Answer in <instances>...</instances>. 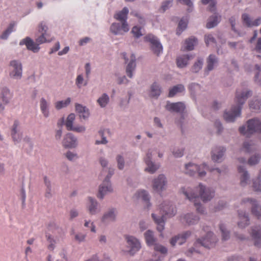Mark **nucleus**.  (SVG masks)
Wrapping results in <instances>:
<instances>
[{
    "label": "nucleus",
    "mask_w": 261,
    "mask_h": 261,
    "mask_svg": "<svg viewBox=\"0 0 261 261\" xmlns=\"http://www.w3.org/2000/svg\"><path fill=\"white\" fill-rule=\"evenodd\" d=\"M44 180L45 184L47 187V190L46 191L45 196L47 197H48L50 196V181L49 180H48L46 177H44Z\"/></svg>",
    "instance_id": "58"
},
{
    "label": "nucleus",
    "mask_w": 261,
    "mask_h": 261,
    "mask_svg": "<svg viewBox=\"0 0 261 261\" xmlns=\"http://www.w3.org/2000/svg\"><path fill=\"white\" fill-rule=\"evenodd\" d=\"M135 60H136L135 56L133 54H132L130 55V61L129 63L128 64L126 69L127 75L130 78L132 77V72L135 70L136 67Z\"/></svg>",
    "instance_id": "25"
},
{
    "label": "nucleus",
    "mask_w": 261,
    "mask_h": 261,
    "mask_svg": "<svg viewBox=\"0 0 261 261\" xmlns=\"http://www.w3.org/2000/svg\"><path fill=\"white\" fill-rule=\"evenodd\" d=\"M247 129L244 126L240 127V133L248 136L254 133L261 134V120L258 118H253L249 120L247 122Z\"/></svg>",
    "instance_id": "7"
},
{
    "label": "nucleus",
    "mask_w": 261,
    "mask_h": 261,
    "mask_svg": "<svg viewBox=\"0 0 261 261\" xmlns=\"http://www.w3.org/2000/svg\"><path fill=\"white\" fill-rule=\"evenodd\" d=\"M134 198L136 200L141 199L147 204V207H149L150 204L149 202V197L147 192L145 190L138 191L134 196Z\"/></svg>",
    "instance_id": "23"
},
{
    "label": "nucleus",
    "mask_w": 261,
    "mask_h": 261,
    "mask_svg": "<svg viewBox=\"0 0 261 261\" xmlns=\"http://www.w3.org/2000/svg\"><path fill=\"white\" fill-rule=\"evenodd\" d=\"M40 109L44 116L47 117L49 116L48 103L47 101L42 98L40 100Z\"/></svg>",
    "instance_id": "32"
},
{
    "label": "nucleus",
    "mask_w": 261,
    "mask_h": 261,
    "mask_svg": "<svg viewBox=\"0 0 261 261\" xmlns=\"http://www.w3.org/2000/svg\"><path fill=\"white\" fill-rule=\"evenodd\" d=\"M70 98H68L65 100L63 101H59L56 103L55 104V107L57 109L60 110L64 107H66L67 105H68L70 102Z\"/></svg>",
    "instance_id": "44"
},
{
    "label": "nucleus",
    "mask_w": 261,
    "mask_h": 261,
    "mask_svg": "<svg viewBox=\"0 0 261 261\" xmlns=\"http://www.w3.org/2000/svg\"><path fill=\"white\" fill-rule=\"evenodd\" d=\"M75 109L76 112L80 114V118L85 119L88 117L89 113L86 107H83L81 105L76 104Z\"/></svg>",
    "instance_id": "29"
},
{
    "label": "nucleus",
    "mask_w": 261,
    "mask_h": 261,
    "mask_svg": "<svg viewBox=\"0 0 261 261\" xmlns=\"http://www.w3.org/2000/svg\"><path fill=\"white\" fill-rule=\"evenodd\" d=\"M196 191H199V194L192 192L191 189L188 188L181 189L182 193L186 196L187 198L191 202L194 203L196 207L197 211L199 213H203V207L199 203V197L203 202L210 201L214 196V191L210 188H206L201 184H199L198 187L196 188Z\"/></svg>",
    "instance_id": "1"
},
{
    "label": "nucleus",
    "mask_w": 261,
    "mask_h": 261,
    "mask_svg": "<svg viewBox=\"0 0 261 261\" xmlns=\"http://www.w3.org/2000/svg\"><path fill=\"white\" fill-rule=\"evenodd\" d=\"M99 134L100 136L102 137V140L101 141H96L95 143L96 144H106L107 143V141L105 137H103V131L100 130L99 132Z\"/></svg>",
    "instance_id": "61"
},
{
    "label": "nucleus",
    "mask_w": 261,
    "mask_h": 261,
    "mask_svg": "<svg viewBox=\"0 0 261 261\" xmlns=\"http://www.w3.org/2000/svg\"><path fill=\"white\" fill-rule=\"evenodd\" d=\"M14 26V23H10L8 28L1 36V38L3 39H7L9 34L13 31Z\"/></svg>",
    "instance_id": "45"
},
{
    "label": "nucleus",
    "mask_w": 261,
    "mask_h": 261,
    "mask_svg": "<svg viewBox=\"0 0 261 261\" xmlns=\"http://www.w3.org/2000/svg\"><path fill=\"white\" fill-rule=\"evenodd\" d=\"M184 219L189 224H193L198 221L199 218L192 214H189L184 217Z\"/></svg>",
    "instance_id": "39"
},
{
    "label": "nucleus",
    "mask_w": 261,
    "mask_h": 261,
    "mask_svg": "<svg viewBox=\"0 0 261 261\" xmlns=\"http://www.w3.org/2000/svg\"><path fill=\"white\" fill-rule=\"evenodd\" d=\"M191 57L192 56H189L188 55L178 57L176 59V64L177 66L179 68L185 67L188 64V61Z\"/></svg>",
    "instance_id": "26"
},
{
    "label": "nucleus",
    "mask_w": 261,
    "mask_h": 261,
    "mask_svg": "<svg viewBox=\"0 0 261 261\" xmlns=\"http://www.w3.org/2000/svg\"><path fill=\"white\" fill-rule=\"evenodd\" d=\"M19 123L17 121L15 120L11 128V136L15 142H18L20 140L21 135L19 133L18 129Z\"/></svg>",
    "instance_id": "24"
},
{
    "label": "nucleus",
    "mask_w": 261,
    "mask_h": 261,
    "mask_svg": "<svg viewBox=\"0 0 261 261\" xmlns=\"http://www.w3.org/2000/svg\"><path fill=\"white\" fill-rule=\"evenodd\" d=\"M116 160L117 162L118 168L120 170L123 169L124 165V161L123 157L120 155H118L116 158Z\"/></svg>",
    "instance_id": "53"
},
{
    "label": "nucleus",
    "mask_w": 261,
    "mask_h": 261,
    "mask_svg": "<svg viewBox=\"0 0 261 261\" xmlns=\"http://www.w3.org/2000/svg\"><path fill=\"white\" fill-rule=\"evenodd\" d=\"M126 239L127 240L128 245L130 248L129 253L130 255H134L136 252L140 249V243L136 238L132 236H127Z\"/></svg>",
    "instance_id": "14"
},
{
    "label": "nucleus",
    "mask_w": 261,
    "mask_h": 261,
    "mask_svg": "<svg viewBox=\"0 0 261 261\" xmlns=\"http://www.w3.org/2000/svg\"><path fill=\"white\" fill-rule=\"evenodd\" d=\"M242 202L244 203L248 202L252 206V214L255 216H256L258 219L261 220V208L256 203V201L255 200L250 199H247L246 200H244Z\"/></svg>",
    "instance_id": "16"
},
{
    "label": "nucleus",
    "mask_w": 261,
    "mask_h": 261,
    "mask_svg": "<svg viewBox=\"0 0 261 261\" xmlns=\"http://www.w3.org/2000/svg\"><path fill=\"white\" fill-rule=\"evenodd\" d=\"M173 0H167L163 2L160 9L162 12H164L172 5Z\"/></svg>",
    "instance_id": "50"
},
{
    "label": "nucleus",
    "mask_w": 261,
    "mask_h": 261,
    "mask_svg": "<svg viewBox=\"0 0 261 261\" xmlns=\"http://www.w3.org/2000/svg\"><path fill=\"white\" fill-rule=\"evenodd\" d=\"M115 210L112 209L107 213H106L102 218V221L104 223H108L115 220Z\"/></svg>",
    "instance_id": "31"
},
{
    "label": "nucleus",
    "mask_w": 261,
    "mask_h": 261,
    "mask_svg": "<svg viewBox=\"0 0 261 261\" xmlns=\"http://www.w3.org/2000/svg\"><path fill=\"white\" fill-rule=\"evenodd\" d=\"M238 171L239 173H242V174L241 176L240 184L242 186H245L247 183V181L249 179V175L248 172L245 171L243 167L239 166L238 167Z\"/></svg>",
    "instance_id": "28"
},
{
    "label": "nucleus",
    "mask_w": 261,
    "mask_h": 261,
    "mask_svg": "<svg viewBox=\"0 0 261 261\" xmlns=\"http://www.w3.org/2000/svg\"><path fill=\"white\" fill-rule=\"evenodd\" d=\"M47 30L48 27L46 23L44 21L41 22L38 26V34L36 35V42H34L30 38L27 37L20 42V44H25L29 50L34 53L38 52L40 49L39 46L40 44L49 42L53 40Z\"/></svg>",
    "instance_id": "2"
},
{
    "label": "nucleus",
    "mask_w": 261,
    "mask_h": 261,
    "mask_svg": "<svg viewBox=\"0 0 261 261\" xmlns=\"http://www.w3.org/2000/svg\"><path fill=\"white\" fill-rule=\"evenodd\" d=\"M260 159V156L259 155H254L251 157L248 160V164L250 165H254L256 164Z\"/></svg>",
    "instance_id": "55"
},
{
    "label": "nucleus",
    "mask_w": 261,
    "mask_h": 261,
    "mask_svg": "<svg viewBox=\"0 0 261 261\" xmlns=\"http://www.w3.org/2000/svg\"><path fill=\"white\" fill-rule=\"evenodd\" d=\"M114 173V170L109 169L108 174L103 181V183L100 186L99 192L97 197L99 198H103L105 195L109 192L112 191V188L110 183V179Z\"/></svg>",
    "instance_id": "8"
},
{
    "label": "nucleus",
    "mask_w": 261,
    "mask_h": 261,
    "mask_svg": "<svg viewBox=\"0 0 261 261\" xmlns=\"http://www.w3.org/2000/svg\"><path fill=\"white\" fill-rule=\"evenodd\" d=\"M89 205L88 206V210L90 214H95L96 212L97 202L96 200L91 197L89 198Z\"/></svg>",
    "instance_id": "38"
},
{
    "label": "nucleus",
    "mask_w": 261,
    "mask_h": 261,
    "mask_svg": "<svg viewBox=\"0 0 261 261\" xmlns=\"http://www.w3.org/2000/svg\"><path fill=\"white\" fill-rule=\"evenodd\" d=\"M71 130L77 133H82L85 132V127L83 126H74Z\"/></svg>",
    "instance_id": "64"
},
{
    "label": "nucleus",
    "mask_w": 261,
    "mask_h": 261,
    "mask_svg": "<svg viewBox=\"0 0 261 261\" xmlns=\"http://www.w3.org/2000/svg\"><path fill=\"white\" fill-rule=\"evenodd\" d=\"M243 148L246 152H249L254 149V145L252 142H245L244 144Z\"/></svg>",
    "instance_id": "52"
},
{
    "label": "nucleus",
    "mask_w": 261,
    "mask_h": 261,
    "mask_svg": "<svg viewBox=\"0 0 261 261\" xmlns=\"http://www.w3.org/2000/svg\"><path fill=\"white\" fill-rule=\"evenodd\" d=\"M84 79L82 75H79L77 76L76 80V84L77 86L80 88L81 87V85L83 83Z\"/></svg>",
    "instance_id": "63"
},
{
    "label": "nucleus",
    "mask_w": 261,
    "mask_h": 261,
    "mask_svg": "<svg viewBox=\"0 0 261 261\" xmlns=\"http://www.w3.org/2000/svg\"><path fill=\"white\" fill-rule=\"evenodd\" d=\"M144 38L146 41L150 43L151 48L155 54L159 56L162 52V45L155 36L151 34H148Z\"/></svg>",
    "instance_id": "13"
},
{
    "label": "nucleus",
    "mask_w": 261,
    "mask_h": 261,
    "mask_svg": "<svg viewBox=\"0 0 261 261\" xmlns=\"http://www.w3.org/2000/svg\"><path fill=\"white\" fill-rule=\"evenodd\" d=\"M237 18L234 16H232L229 19V23L231 24L232 30L237 33L239 35L240 34L238 33L237 30L235 28L236 22Z\"/></svg>",
    "instance_id": "56"
},
{
    "label": "nucleus",
    "mask_w": 261,
    "mask_h": 261,
    "mask_svg": "<svg viewBox=\"0 0 261 261\" xmlns=\"http://www.w3.org/2000/svg\"><path fill=\"white\" fill-rule=\"evenodd\" d=\"M204 40L207 46L216 43L215 39L211 34L205 35Z\"/></svg>",
    "instance_id": "48"
},
{
    "label": "nucleus",
    "mask_w": 261,
    "mask_h": 261,
    "mask_svg": "<svg viewBox=\"0 0 261 261\" xmlns=\"http://www.w3.org/2000/svg\"><path fill=\"white\" fill-rule=\"evenodd\" d=\"M249 107L252 111L257 112L261 110V102L258 100H255L254 101L252 100L249 103Z\"/></svg>",
    "instance_id": "42"
},
{
    "label": "nucleus",
    "mask_w": 261,
    "mask_h": 261,
    "mask_svg": "<svg viewBox=\"0 0 261 261\" xmlns=\"http://www.w3.org/2000/svg\"><path fill=\"white\" fill-rule=\"evenodd\" d=\"M243 21L248 27L258 26L261 23V18L258 17L252 21L249 15L247 14H243L242 16Z\"/></svg>",
    "instance_id": "21"
},
{
    "label": "nucleus",
    "mask_w": 261,
    "mask_h": 261,
    "mask_svg": "<svg viewBox=\"0 0 261 261\" xmlns=\"http://www.w3.org/2000/svg\"><path fill=\"white\" fill-rule=\"evenodd\" d=\"M144 235L146 242L148 246H152L154 245L155 251L160 252L163 254L167 253V249L165 247L161 245L155 244L156 240L154 237L152 231L148 230L145 233Z\"/></svg>",
    "instance_id": "10"
},
{
    "label": "nucleus",
    "mask_w": 261,
    "mask_h": 261,
    "mask_svg": "<svg viewBox=\"0 0 261 261\" xmlns=\"http://www.w3.org/2000/svg\"><path fill=\"white\" fill-rule=\"evenodd\" d=\"M151 153L148 152L146 154V157L145 159V162L147 165V167L145 169V171H148L150 173H153L158 168L159 166L154 165L151 161Z\"/></svg>",
    "instance_id": "20"
},
{
    "label": "nucleus",
    "mask_w": 261,
    "mask_h": 261,
    "mask_svg": "<svg viewBox=\"0 0 261 261\" xmlns=\"http://www.w3.org/2000/svg\"><path fill=\"white\" fill-rule=\"evenodd\" d=\"M66 156L67 158L70 161L74 160L77 158L76 154L73 153L70 151L67 152L66 153Z\"/></svg>",
    "instance_id": "62"
},
{
    "label": "nucleus",
    "mask_w": 261,
    "mask_h": 261,
    "mask_svg": "<svg viewBox=\"0 0 261 261\" xmlns=\"http://www.w3.org/2000/svg\"><path fill=\"white\" fill-rule=\"evenodd\" d=\"M166 109L171 112H182L185 109V106L181 102L176 103L168 102L166 106Z\"/></svg>",
    "instance_id": "18"
},
{
    "label": "nucleus",
    "mask_w": 261,
    "mask_h": 261,
    "mask_svg": "<svg viewBox=\"0 0 261 261\" xmlns=\"http://www.w3.org/2000/svg\"><path fill=\"white\" fill-rule=\"evenodd\" d=\"M252 237L254 240V245L257 247L261 246V229H253Z\"/></svg>",
    "instance_id": "27"
},
{
    "label": "nucleus",
    "mask_w": 261,
    "mask_h": 261,
    "mask_svg": "<svg viewBox=\"0 0 261 261\" xmlns=\"http://www.w3.org/2000/svg\"><path fill=\"white\" fill-rule=\"evenodd\" d=\"M253 187L254 190L256 191H261V184L260 183L259 178H257L256 180L253 181Z\"/></svg>",
    "instance_id": "57"
},
{
    "label": "nucleus",
    "mask_w": 261,
    "mask_h": 261,
    "mask_svg": "<svg viewBox=\"0 0 261 261\" xmlns=\"http://www.w3.org/2000/svg\"><path fill=\"white\" fill-rule=\"evenodd\" d=\"M0 95L4 103L5 104L8 103L11 97V94L9 90L7 88H4L1 90Z\"/></svg>",
    "instance_id": "34"
},
{
    "label": "nucleus",
    "mask_w": 261,
    "mask_h": 261,
    "mask_svg": "<svg viewBox=\"0 0 261 261\" xmlns=\"http://www.w3.org/2000/svg\"><path fill=\"white\" fill-rule=\"evenodd\" d=\"M197 40L194 37H191L185 41L186 49L188 50H192L194 46L197 44Z\"/></svg>",
    "instance_id": "35"
},
{
    "label": "nucleus",
    "mask_w": 261,
    "mask_h": 261,
    "mask_svg": "<svg viewBox=\"0 0 261 261\" xmlns=\"http://www.w3.org/2000/svg\"><path fill=\"white\" fill-rule=\"evenodd\" d=\"M167 181L164 175H160L158 177L153 180V188L157 192H161L166 185Z\"/></svg>",
    "instance_id": "17"
},
{
    "label": "nucleus",
    "mask_w": 261,
    "mask_h": 261,
    "mask_svg": "<svg viewBox=\"0 0 261 261\" xmlns=\"http://www.w3.org/2000/svg\"><path fill=\"white\" fill-rule=\"evenodd\" d=\"M207 168V167L205 164L197 166L195 164L189 163L186 165V173L190 175H194L197 173L199 177H203L206 174L205 170Z\"/></svg>",
    "instance_id": "11"
},
{
    "label": "nucleus",
    "mask_w": 261,
    "mask_h": 261,
    "mask_svg": "<svg viewBox=\"0 0 261 261\" xmlns=\"http://www.w3.org/2000/svg\"><path fill=\"white\" fill-rule=\"evenodd\" d=\"M188 21L187 19L182 18L179 22L177 34L179 35L181 32L185 30L187 26Z\"/></svg>",
    "instance_id": "43"
},
{
    "label": "nucleus",
    "mask_w": 261,
    "mask_h": 261,
    "mask_svg": "<svg viewBox=\"0 0 261 261\" xmlns=\"http://www.w3.org/2000/svg\"><path fill=\"white\" fill-rule=\"evenodd\" d=\"M255 68L258 70L257 73L255 75V81L261 85V65L260 67L256 65Z\"/></svg>",
    "instance_id": "54"
},
{
    "label": "nucleus",
    "mask_w": 261,
    "mask_h": 261,
    "mask_svg": "<svg viewBox=\"0 0 261 261\" xmlns=\"http://www.w3.org/2000/svg\"><path fill=\"white\" fill-rule=\"evenodd\" d=\"M184 90L185 88L183 85H176L170 90L168 96L170 97H173L176 93L182 92Z\"/></svg>",
    "instance_id": "36"
},
{
    "label": "nucleus",
    "mask_w": 261,
    "mask_h": 261,
    "mask_svg": "<svg viewBox=\"0 0 261 261\" xmlns=\"http://www.w3.org/2000/svg\"><path fill=\"white\" fill-rule=\"evenodd\" d=\"M130 14L137 18L138 22L144 26L145 24V20L144 18L138 12L133 11L130 12Z\"/></svg>",
    "instance_id": "46"
},
{
    "label": "nucleus",
    "mask_w": 261,
    "mask_h": 261,
    "mask_svg": "<svg viewBox=\"0 0 261 261\" xmlns=\"http://www.w3.org/2000/svg\"><path fill=\"white\" fill-rule=\"evenodd\" d=\"M10 76L11 77L19 79L22 76V65L17 60H13L10 62Z\"/></svg>",
    "instance_id": "12"
},
{
    "label": "nucleus",
    "mask_w": 261,
    "mask_h": 261,
    "mask_svg": "<svg viewBox=\"0 0 261 261\" xmlns=\"http://www.w3.org/2000/svg\"><path fill=\"white\" fill-rule=\"evenodd\" d=\"M191 232L186 231L182 234H178L171 238L170 243L172 246H174L176 244L182 245L186 242L187 239L191 236Z\"/></svg>",
    "instance_id": "15"
},
{
    "label": "nucleus",
    "mask_w": 261,
    "mask_h": 261,
    "mask_svg": "<svg viewBox=\"0 0 261 261\" xmlns=\"http://www.w3.org/2000/svg\"><path fill=\"white\" fill-rule=\"evenodd\" d=\"M161 90L156 83H154L151 86L150 96L152 97H158L161 94Z\"/></svg>",
    "instance_id": "33"
},
{
    "label": "nucleus",
    "mask_w": 261,
    "mask_h": 261,
    "mask_svg": "<svg viewBox=\"0 0 261 261\" xmlns=\"http://www.w3.org/2000/svg\"><path fill=\"white\" fill-rule=\"evenodd\" d=\"M217 63V59L215 56L210 55L207 60V69L208 71L214 68V65Z\"/></svg>",
    "instance_id": "37"
},
{
    "label": "nucleus",
    "mask_w": 261,
    "mask_h": 261,
    "mask_svg": "<svg viewBox=\"0 0 261 261\" xmlns=\"http://www.w3.org/2000/svg\"><path fill=\"white\" fill-rule=\"evenodd\" d=\"M220 229L222 233V239L223 240H227L229 237V233L226 231L225 226L222 224H220Z\"/></svg>",
    "instance_id": "49"
},
{
    "label": "nucleus",
    "mask_w": 261,
    "mask_h": 261,
    "mask_svg": "<svg viewBox=\"0 0 261 261\" xmlns=\"http://www.w3.org/2000/svg\"><path fill=\"white\" fill-rule=\"evenodd\" d=\"M200 86L197 84H192L189 86V89L191 93L194 92L196 91L200 90Z\"/></svg>",
    "instance_id": "60"
},
{
    "label": "nucleus",
    "mask_w": 261,
    "mask_h": 261,
    "mask_svg": "<svg viewBox=\"0 0 261 261\" xmlns=\"http://www.w3.org/2000/svg\"><path fill=\"white\" fill-rule=\"evenodd\" d=\"M213 236L212 232L207 231L206 237L197 239L195 243V246L208 248L213 247L216 242V240Z\"/></svg>",
    "instance_id": "9"
},
{
    "label": "nucleus",
    "mask_w": 261,
    "mask_h": 261,
    "mask_svg": "<svg viewBox=\"0 0 261 261\" xmlns=\"http://www.w3.org/2000/svg\"><path fill=\"white\" fill-rule=\"evenodd\" d=\"M109 101V97L106 94H103L102 96L97 99V102L101 107H105Z\"/></svg>",
    "instance_id": "40"
},
{
    "label": "nucleus",
    "mask_w": 261,
    "mask_h": 261,
    "mask_svg": "<svg viewBox=\"0 0 261 261\" xmlns=\"http://www.w3.org/2000/svg\"><path fill=\"white\" fill-rule=\"evenodd\" d=\"M175 207L169 202L162 204L160 207V212L161 216L157 218L154 214H152V217L157 225V229L161 232L164 229L165 220L167 217H171L176 213Z\"/></svg>",
    "instance_id": "5"
},
{
    "label": "nucleus",
    "mask_w": 261,
    "mask_h": 261,
    "mask_svg": "<svg viewBox=\"0 0 261 261\" xmlns=\"http://www.w3.org/2000/svg\"><path fill=\"white\" fill-rule=\"evenodd\" d=\"M46 237L48 242L49 243V244L48 246V249L50 250H53L55 248L56 241L49 234H46Z\"/></svg>",
    "instance_id": "47"
},
{
    "label": "nucleus",
    "mask_w": 261,
    "mask_h": 261,
    "mask_svg": "<svg viewBox=\"0 0 261 261\" xmlns=\"http://www.w3.org/2000/svg\"><path fill=\"white\" fill-rule=\"evenodd\" d=\"M251 91L244 88H239L236 91L235 102L237 106L232 107L229 112H225L224 118L227 122H233L236 118L241 115V106L245 102L247 98L251 95Z\"/></svg>",
    "instance_id": "3"
},
{
    "label": "nucleus",
    "mask_w": 261,
    "mask_h": 261,
    "mask_svg": "<svg viewBox=\"0 0 261 261\" xmlns=\"http://www.w3.org/2000/svg\"><path fill=\"white\" fill-rule=\"evenodd\" d=\"M128 12V8L124 7L121 11L114 15V18L120 21L121 24L119 23H112L110 27V31L112 33L115 35L122 34L129 31V26L126 21Z\"/></svg>",
    "instance_id": "4"
},
{
    "label": "nucleus",
    "mask_w": 261,
    "mask_h": 261,
    "mask_svg": "<svg viewBox=\"0 0 261 261\" xmlns=\"http://www.w3.org/2000/svg\"><path fill=\"white\" fill-rule=\"evenodd\" d=\"M143 31L144 30L142 29V27L136 25L133 28L132 30V33H133L135 37L139 38L143 35Z\"/></svg>",
    "instance_id": "41"
},
{
    "label": "nucleus",
    "mask_w": 261,
    "mask_h": 261,
    "mask_svg": "<svg viewBox=\"0 0 261 261\" xmlns=\"http://www.w3.org/2000/svg\"><path fill=\"white\" fill-rule=\"evenodd\" d=\"M202 61L201 60H198L196 62L192 68V71L193 72H198L202 68Z\"/></svg>",
    "instance_id": "51"
},
{
    "label": "nucleus",
    "mask_w": 261,
    "mask_h": 261,
    "mask_svg": "<svg viewBox=\"0 0 261 261\" xmlns=\"http://www.w3.org/2000/svg\"><path fill=\"white\" fill-rule=\"evenodd\" d=\"M239 218L240 219L238 222V226L240 228H244L249 224V218L247 215L245 213H239Z\"/></svg>",
    "instance_id": "30"
},
{
    "label": "nucleus",
    "mask_w": 261,
    "mask_h": 261,
    "mask_svg": "<svg viewBox=\"0 0 261 261\" xmlns=\"http://www.w3.org/2000/svg\"><path fill=\"white\" fill-rule=\"evenodd\" d=\"M63 146L66 148H73L76 145V139L71 133L67 134L63 142Z\"/></svg>",
    "instance_id": "19"
},
{
    "label": "nucleus",
    "mask_w": 261,
    "mask_h": 261,
    "mask_svg": "<svg viewBox=\"0 0 261 261\" xmlns=\"http://www.w3.org/2000/svg\"><path fill=\"white\" fill-rule=\"evenodd\" d=\"M254 49L257 53H261V37L257 39Z\"/></svg>",
    "instance_id": "59"
},
{
    "label": "nucleus",
    "mask_w": 261,
    "mask_h": 261,
    "mask_svg": "<svg viewBox=\"0 0 261 261\" xmlns=\"http://www.w3.org/2000/svg\"><path fill=\"white\" fill-rule=\"evenodd\" d=\"M201 3L203 5L208 4V10L214 13V15L208 18L206 24L207 28H212L217 25L221 19V16L215 12L216 3L214 0H201Z\"/></svg>",
    "instance_id": "6"
},
{
    "label": "nucleus",
    "mask_w": 261,
    "mask_h": 261,
    "mask_svg": "<svg viewBox=\"0 0 261 261\" xmlns=\"http://www.w3.org/2000/svg\"><path fill=\"white\" fill-rule=\"evenodd\" d=\"M225 149L222 147H216L212 151V158L215 162H220Z\"/></svg>",
    "instance_id": "22"
}]
</instances>
